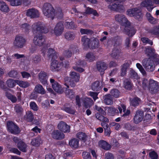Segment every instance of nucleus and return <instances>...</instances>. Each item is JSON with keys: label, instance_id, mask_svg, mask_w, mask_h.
Wrapping results in <instances>:
<instances>
[{"label": "nucleus", "instance_id": "f257e3e1", "mask_svg": "<svg viewBox=\"0 0 159 159\" xmlns=\"http://www.w3.org/2000/svg\"><path fill=\"white\" fill-rule=\"evenodd\" d=\"M32 28L34 34H38L34 36L33 43L35 45L39 46L43 45L41 52L43 54V56L45 57L49 49L48 48L49 45L48 44H43L44 40L43 39L42 35L39 33H47L48 32V30L45 27L44 24L40 22L34 23L32 26Z\"/></svg>", "mask_w": 159, "mask_h": 159}, {"label": "nucleus", "instance_id": "f03ea898", "mask_svg": "<svg viewBox=\"0 0 159 159\" xmlns=\"http://www.w3.org/2000/svg\"><path fill=\"white\" fill-rule=\"evenodd\" d=\"M46 55L49 59H52L51 69L53 71L59 70L62 67H66L68 65L69 62L68 61H62L61 63H59L55 59L57 58V56L55 51L52 48H49L45 56Z\"/></svg>", "mask_w": 159, "mask_h": 159}, {"label": "nucleus", "instance_id": "7ed1b4c3", "mask_svg": "<svg viewBox=\"0 0 159 159\" xmlns=\"http://www.w3.org/2000/svg\"><path fill=\"white\" fill-rule=\"evenodd\" d=\"M70 78L66 77L64 79L65 85L67 87H69V85L74 87L75 85V83L79 81L80 76L79 74L75 72H72L70 74Z\"/></svg>", "mask_w": 159, "mask_h": 159}, {"label": "nucleus", "instance_id": "20e7f679", "mask_svg": "<svg viewBox=\"0 0 159 159\" xmlns=\"http://www.w3.org/2000/svg\"><path fill=\"white\" fill-rule=\"evenodd\" d=\"M76 105L78 107L81 106L82 104L86 108H89L93 103V101L91 98L86 97L80 99L78 96L76 97Z\"/></svg>", "mask_w": 159, "mask_h": 159}, {"label": "nucleus", "instance_id": "39448f33", "mask_svg": "<svg viewBox=\"0 0 159 159\" xmlns=\"http://www.w3.org/2000/svg\"><path fill=\"white\" fill-rule=\"evenodd\" d=\"M43 12L44 16L53 19L55 16L54 9L49 3H45L43 8Z\"/></svg>", "mask_w": 159, "mask_h": 159}, {"label": "nucleus", "instance_id": "423d86ee", "mask_svg": "<svg viewBox=\"0 0 159 159\" xmlns=\"http://www.w3.org/2000/svg\"><path fill=\"white\" fill-rule=\"evenodd\" d=\"M159 4V0H147L143 1L141 3V7H145L149 11H151L155 7L154 4Z\"/></svg>", "mask_w": 159, "mask_h": 159}, {"label": "nucleus", "instance_id": "0eeeda50", "mask_svg": "<svg viewBox=\"0 0 159 159\" xmlns=\"http://www.w3.org/2000/svg\"><path fill=\"white\" fill-rule=\"evenodd\" d=\"M107 2L110 3V4L108 6V8L111 10L116 11H117L120 12L121 10L123 9V6L119 3L118 2H116L114 4L111 3L116 1H122V0H106Z\"/></svg>", "mask_w": 159, "mask_h": 159}, {"label": "nucleus", "instance_id": "6e6552de", "mask_svg": "<svg viewBox=\"0 0 159 159\" xmlns=\"http://www.w3.org/2000/svg\"><path fill=\"white\" fill-rule=\"evenodd\" d=\"M25 40L22 35H18L16 36L14 41L13 46L17 48H21L25 43Z\"/></svg>", "mask_w": 159, "mask_h": 159}, {"label": "nucleus", "instance_id": "1a4fd4ad", "mask_svg": "<svg viewBox=\"0 0 159 159\" xmlns=\"http://www.w3.org/2000/svg\"><path fill=\"white\" fill-rule=\"evenodd\" d=\"M127 14L129 16L134 17L137 19H139L142 16L140 10L138 8L128 10L127 11Z\"/></svg>", "mask_w": 159, "mask_h": 159}, {"label": "nucleus", "instance_id": "9d476101", "mask_svg": "<svg viewBox=\"0 0 159 159\" xmlns=\"http://www.w3.org/2000/svg\"><path fill=\"white\" fill-rule=\"evenodd\" d=\"M7 125L8 130L11 133L17 134L20 132L19 127L12 122L8 121Z\"/></svg>", "mask_w": 159, "mask_h": 159}, {"label": "nucleus", "instance_id": "9b49d317", "mask_svg": "<svg viewBox=\"0 0 159 159\" xmlns=\"http://www.w3.org/2000/svg\"><path fill=\"white\" fill-rule=\"evenodd\" d=\"M143 65L148 71L152 72L154 70L155 67L152 61L150 58L144 59L143 61Z\"/></svg>", "mask_w": 159, "mask_h": 159}, {"label": "nucleus", "instance_id": "f8f14e48", "mask_svg": "<svg viewBox=\"0 0 159 159\" xmlns=\"http://www.w3.org/2000/svg\"><path fill=\"white\" fill-rule=\"evenodd\" d=\"M159 89V85L158 83L156 81L153 80H149V86L148 90H149L152 93L157 92Z\"/></svg>", "mask_w": 159, "mask_h": 159}, {"label": "nucleus", "instance_id": "ddd939ff", "mask_svg": "<svg viewBox=\"0 0 159 159\" xmlns=\"http://www.w3.org/2000/svg\"><path fill=\"white\" fill-rule=\"evenodd\" d=\"M144 117V113L141 110H138L134 116L133 122L135 124H138L141 122Z\"/></svg>", "mask_w": 159, "mask_h": 159}, {"label": "nucleus", "instance_id": "4468645a", "mask_svg": "<svg viewBox=\"0 0 159 159\" xmlns=\"http://www.w3.org/2000/svg\"><path fill=\"white\" fill-rule=\"evenodd\" d=\"M116 20L123 26H126V25H129V22L127 20L125 16L122 14H118L115 16Z\"/></svg>", "mask_w": 159, "mask_h": 159}, {"label": "nucleus", "instance_id": "2eb2a0df", "mask_svg": "<svg viewBox=\"0 0 159 159\" xmlns=\"http://www.w3.org/2000/svg\"><path fill=\"white\" fill-rule=\"evenodd\" d=\"M50 82L52 84L53 89L55 91L60 93L63 92V89L62 88L61 85L57 82L55 81L53 79H50Z\"/></svg>", "mask_w": 159, "mask_h": 159}, {"label": "nucleus", "instance_id": "dca6fc26", "mask_svg": "<svg viewBox=\"0 0 159 159\" xmlns=\"http://www.w3.org/2000/svg\"><path fill=\"white\" fill-rule=\"evenodd\" d=\"M146 53L150 57H154V56L157 57L156 59L154 58V60L158 63L159 62V56L155 54V50L153 48L151 47H147L146 48Z\"/></svg>", "mask_w": 159, "mask_h": 159}, {"label": "nucleus", "instance_id": "f3484780", "mask_svg": "<svg viewBox=\"0 0 159 159\" xmlns=\"http://www.w3.org/2000/svg\"><path fill=\"white\" fill-rule=\"evenodd\" d=\"M57 128L59 130L64 133L70 131V126L63 121H61L59 123Z\"/></svg>", "mask_w": 159, "mask_h": 159}, {"label": "nucleus", "instance_id": "a211bd4d", "mask_svg": "<svg viewBox=\"0 0 159 159\" xmlns=\"http://www.w3.org/2000/svg\"><path fill=\"white\" fill-rule=\"evenodd\" d=\"M64 26L63 22H59L56 25L54 30V33L57 36L61 35L63 31Z\"/></svg>", "mask_w": 159, "mask_h": 159}, {"label": "nucleus", "instance_id": "6ab92c4d", "mask_svg": "<svg viewBox=\"0 0 159 159\" xmlns=\"http://www.w3.org/2000/svg\"><path fill=\"white\" fill-rule=\"evenodd\" d=\"M26 15L31 18H34L39 16V13L38 10L32 8L27 11Z\"/></svg>", "mask_w": 159, "mask_h": 159}, {"label": "nucleus", "instance_id": "aec40b11", "mask_svg": "<svg viewBox=\"0 0 159 159\" xmlns=\"http://www.w3.org/2000/svg\"><path fill=\"white\" fill-rule=\"evenodd\" d=\"M51 135L53 139H63L65 136L64 134L63 133L60 132L57 130H54L52 132Z\"/></svg>", "mask_w": 159, "mask_h": 159}, {"label": "nucleus", "instance_id": "412c9836", "mask_svg": "<svg viewBox=\"0 0 159 159\" xmlns=\"http://www.w3.org/2000/svg\"><path fill=\"white\" fill-rule=\"evenodd\" d=\"M98 144L99 147L106 150H108L111 148V145L106 141L103 140L99 141Z\"/></svg>", "mask_w": 159, "mask_h": 159}, {"label": "nucleus", "instance_id": "4be33fe9", "mask_svg": "<svg viewBox=\"0 0 159 159\" xmlns=\"http://www.w3.org/2000/svg\"><path fill=\"white\" fill-rule=\"evenodd\" d=\"M47 74L44 71H41L39 74V77L41 83L44 85H47Z\"/></svg>", "mask_w": 159, "mask_h": 159}, {"label": "nucleus", "instance_id": "5701e85b", "mask_svg": "<svg viewBox=\"0 0 159 159\" xmlns=\"http://www.w3.org/2000/svg\"><path fill=\"white\" fill-rule=\"evenodd\" d=\"M130 23L129 25H126L125 27V30L126 34L129 37H132L135 33L136 31L133 28L129 27L130 26Z\"/></svg>", "mask_w": 159, "mask_h": 159}, {"label": "nucleus", "instance_id": "b1692460", "mask_svg": "<svg viewBox=\"0 0 159 159\" xmlns=\"http://www.w3.org/2000/svg\"><path fill=\"white\" fill-rule=\"evenodd\" d=\"M130 74L132 78L135 79V81L136 83V85L139 87L141 84L140 80L137 74L132 69L130 70Z\"/></svg>", "mask_w": 159, "mask_h": 159}, {"label": "nucleus", "instance_id": "393cba45", "mask_svg": "<svg viewBox=\"0 0 159 159\" xmlns=\"http://www.w3.org/2000/svg\"><path fill=\"white\" fill-rule=\"evenodd\" d=\"M34 119V116L30 111L28 110L26 112V115L24 116V119L28 122H32Z\"/></svg>", "mask_w": 159, "mask_h": 159}, {"label": "nucleus", "instance_id": "a878e982", "mask_svg": "<svg viewBox=\"0 0 159 159\" xmlns=\"http://www.w3.org/2000/svg\"><path fill=\"white\" fill-rule=\"evenodd\" d=\"M97 67L98 70L100 72H103L107 68L106 64L103 62H98L97 64Z\"/></svg>", "mask_w": 159, "mask_h": 159}, {"label": "nucleus", "instance_id": "bb28decb", "mask_svg": "<svg viewBox=\"0 0 159 159\" xmlns=\"http://www.w3.org/2000/svg\"><path fill=\"white\" fill-rule=\"evenodd\" d=\"M17 146L19 149L22 152H26L27 151V146L22 141L18 142Z\"/></svg>", "mask_w": 159, "mask_h": 159}, {"label": "nucleus", "instance_id": "cd10ccee", "mask_svg": "<svg viewBox=\"0 0 159 159\" xmlns=\"http://www.w3.org/2000/svg\"><path fill=\"white\" fill-rule=\"evenodd\" d=\"M99 41L96 38H94L91 40L90 42V46L89 48H91L93 49L98 47L99 46Z\"/></svg>", "mask_w": 159, "mask_h": 159}, {"label": "nucleus", "instance_id": "c85d7f7f", "mask_svg": "<svg viewBox=\"0 0 159 159\" xmlns=\"http://www.w3.org/2000/svg\"><path fill=\"white\" fill-rule=\"evenodd\" d=\"M70 146L73 148H77L79 146V140L76 139H73L69 142Z\"/></svg>", "mask_w": 159, "mask_h": 159}, {"label": "nucleus", "instance_id": "c756f323", "mask_svg": "<svg viewBox=\"0 0 159 159\" xmlns=\"http://www.w3.org/2000/svg\"><path fill=\"white\" fill-rule=\"evenodd\" d=\"M104 102L107 105H111L113 103L112 98L110 94L106 95L104 97Z\"/></svg>", "mask_w": 159, "mask_h": 159}, {"label": "nucleus", "instance_id": "7c9ffc66", "mask_svg": "<svg viewBox=\"0 0 159 159\" xmlns=\"http://www.w3.org/2000/svg\"><path fill=\"white\" fill-rule=\"evenodd\" d=\"M0 10L5 12H8L9 11L8 6L2 1H0Z\"/></svg>", "mask_w": 159, "mask_h": 159}, {"label": "nucleus", "instance_id": "2f4dec72", "mask_svg": "<svg viewBox=\"0 0 159 159\" xmlns=\"http://www.w3.org/2000/svg\"><path fill=\"white\" fill-rule=\"evenodd\" d=\"M81 41L84 48L89 47L90 46V41L86 36H83L81 39Z\"/></svg>", "mask_w": 159, "mask_h": 159}, {"label": "nucleus", "instance_id": "473e14b6", "mask_svg": "<svg viewBox=\"0 0 159 159\" xmlns=\"http://www.w3.org/2000/svg\"><path fill=\"white\" fill-rule=\"evenodd\" d=\"M17 80H14L11 79H8L6 82V84L7 86L9 88H13L17 84Z\"/></svg>", "mask_w": 159, "mask_h": 159}, {"label": "nucleus", "instance_id": "72a5a7b5", "mask_svg": "<svg viewBox=\"0 0 159 159\" xmlns=\"http://www.w3.org/2000/svg\"><path fill=\"white\" fill-rule=\"evenodd\" d=\"M96 118L99 120L105 122H108V119L105 117H104L99 112H97L95 114Z\"/></svg>", "mask_w": 159, "mask_h": 159}, {"label": "nucleus", "instance_id": "f704fd0d", "mask_svg": "<svg viewBox=\"0 0 159 159\" xmlns=\"http://www.w3.org/2000/svg\"><path fill=\"white\" fill-rule=\"evenodd\" d=\"M42 141L40 137L33 139L31 141V143L33 146H38L41 143Z\"/></svg>", "mask_w": 159, "mask_h": 159}, {"label": "nucleus", "instance_id": "c9c22d12", "mask_svg": "<svg viewBox=\"0 0 159 159\" xmlns=\"http://www.w3.org/2000/svg\"><path fill=\"white\" fill-rule=\"evenodd\" d=\"M34 90L36 93L41 94H44L45 93V90L43 86L40 84L37 85L35 88Z\"/></svg>", "mask_w": 159, "mask_h": 159}, {"label": "nucleus", "instance_id": "e433bc0d", "mask_svg": "<svg viewBox=\"0 0 159 159\" xmlns=\"http://www.w3.org/2000/svg\"><path fill=\"white\" fill-rule=\"evenodd\" d=\"M72 55L71 52L69 50H66L63 53V56L64 57L63 58L62 57H60V60L61 61H63V60H65L66 59L70 57Z\"/></svg>", "mask_w": 159, "mask_h": 159}, {"label": "nucleus", "instance_id": "4c0bfd02", "mask_svg": "<svg viewBox=\"0 0 159 159\" xmlns=\"http://www.w3.org/2000/svg\"><path fill=\"white\" fill-rule=\"evenodd\" d=\"M110 93L111 96H112L115 98H119L120 95V92L116 89H112L110 91Z\"/></svg>", "mask_w": 159, "mask_h": 159}, {"label": "nucleus", "instance_id": "58836bf2", "mask_svg": "<svg viewBox=\"0 0 159 159\" xmlns=\"http://www.w3.org/2000/svg\"><path fill=\"white\" fill-rule=\"evenodd\" d=\"M16 82L17 84L22 88H27L30 85V83L27 81L17 80Z\"/></svg>", "mask_w": 159, "mask_h": 159}, {"label": "nucleus", "instance_id": "ea45409f", "mask_svg": "<svg viewBox=\"0 0 159 159\" xmlns=\"http://www.w3.org/2000/svg\"><path fill=\"white\" fill-rule=\"evenodd\" d=\"M28 0H23L24 2H26ZM22 2L21 0H12L10 2L12 6H18L20 5Z\"/></svg>", "mask_w": 159, "mask_h": 159}, {"label": "nucleus", "instance_id": "a19ab883", "mask_svg": "<svg viewBox=\"0 0 159 159\" xmlns=\"http://www.w3.org/2000/svg\"><path fill=\"white\" fill-rule=\"evenodd\" d=\"M129 64L127 63H125L121 66V75L122 76H124L126 74V70L127 68L129 67Z\"/></svg>", "mask_w": 159, "mask_h": 159}, {"label": "nucleus", "instance_id": "79ce46f5", "mask_svg": "<svg viewBox=\"0 0 159 159\" xmlns=\"http://www.w3.org/2000/svg\"><path fill=\"white\" fill-rule=\"evenodd\" d=\"M100 82L98 81H96L94 82L92 84L91 88L93 90L98 91L101 89L99 86Z\"/></svg>", "mask_w": 159, "mask_h": 159}, {"label": "nucleus", "instance_id": "37998d69", "mask_svg": "<svg viewBox=\"0 0 159 159\" xmlns=\"http://www.w3.org/2000/svg\"><path fill=\"white\" fill-rule=\"evenodd\" d=\"M140 102V99L136 97L131 101L130 105L136 107L137 106Z\"/></svg>", "mask_w": 159, "mask_h": 159}, {"label": "nucleus", "instance_id": "c03bdc74", "mask_svg": "<svg viewBox=\"0 0 159 159\" xmlns=\"http://www.w3.org/2000/svg\"><path fill=\"white\" fill-rule=\"evenodd\" d=\"M123 86L126 89L129 90L132 87V84L129 80H126L124 82Z\"/></svg>", "mask_w": 159, "mask_h": 159}, {"label": "nucleus", "instance_id": "a18cd8bd", "mask_svg": "<svg viewBox=\"0 0 159 159\" xmlns=\"http://www.w3.org/2000/svg\"><path fill=\"white\" fill-rule=\"evenodd\" d=\"M142 83V87L143 89L145 90H148L149 86V81H148L147 79L144 78L143 80Z\"/></svg>", "mask_w": 159, "mask_h": 159}, {"label": "nucleus", "instance_id": "49530a36", "mask_svg": "<svg viewBox=\"0 0 159 159\" xmlns=\"http://www.w3.org/2000/svg\"><path fill=\"white\" fill-rule=\"evenodd\" d=\"M146 17L149 21L152 24H154L156 22V19L154 18L149 13H147Z\"/></svg>", "mask_w": 159, "mask_h": 159}, {"label": "nucleus", "instance_id": "de8ad7c7", "mask_svg": "<svg viewBox=\"0 0 159 159\" xmlns=\"http://www.w3.org/2000/svg\"><path fill=\"white\" fill-rule=\"evenodd\" d=\"M77 137L80 140L85 141L86 140V136L85 134L82 132H79L77 134Z\"/></svg>", "mask_w": 159, "mask_h": 159}, {"label": "nucleus", "instance_id": "09e8293b", "mask_svg": "<svg viewBox=\"0 0 159 159\" xmlns=\"http://www.w3.org/2000/svg\"><path fill=\"white\" fill-rule=\"evenodd\" d=\"M65 37L68 40H72L74 39L75 35L73 33L68 32L65 34Z\"/></svg>", "mask_w": 159, "mask_h": 159}, {"label": "nucleus", "instance_id": "8fccbe9b", "mask_svg": "<svg viewBox=\"0 0 159 159\" xmlns=\"http://www.w3.org/2000/svg\"><path fill=\"white\" fill-rule=\"evenodd\" d=\"M6 97L10 100L12 102H16L17 99L16 97L8 93H6Z\"/></svg>", "mask_w": 159, "mask_h": 159}, {"label": "nucleus", "instance_id": "3c124183", "mask_svg": "<svg viewBox=\"0 0 159 159\" xmlns=\"http://www.w3.org/2000/svg\"><path fill=\"white\" fill-rule=\"evenodd\" d=\"M65 25L67 28L69 29H74L76 27V26L74 25L73 22L72 21L70 22H66L65 23Z\"/></svg>", "mask_w": 159, "mask_h": 159}, {"label": "nucleus", "instance_id": "603ef678", "mask_svg": "<svg viewBox=\"0 0 159 159\" xmlns=\"http://www.w3.org/2000/svg\"><path fill=\"white\" fill-rule=\"evenodd\" d=\"M65 94L66 96L70 98H72L74 96V93L71 90L67 89L66 90Z\"/></svg>", "mask_w": 159, "mask_h": 159}, {"label": "nucleus", "instance_id": "864d4df0", "mask_svg": "<svg viewBox=\"0 0 159 159\" xmlns=\"http://www.w3.org/2000/svg\"><path fill=\"white\" fill-rule=\"evenodd\" d=\"M104 129L105 135L108 137L110 136L111 132L109 125L107 124L106 125L105 127H104Z\"/></svg>", "mask_w": 159, "mask_h": 159}, {"label": "nucleus", "instance_id": "5fc2aeb1", "mask_svg": "<svg viewBox=\"0 0 159 159\" xmlns=\"http://www.w3.org/2000/svg\"><path fill=\"white\" fill-rule=\"evenodd\" d=\"M137 68L139 69L141 73L143 75H145L146 74V72L144 69L143 68L142 66L139 63H137L136 64Z\"/></svg>", "mask_w": 159, "mask_h": 159}, {"label": "nucleus", "instance_id": "6e6d98bb", "mask_svg": "<svg viewBox=\"0 0 159 159\" xmlns=\"http://www.w3.org/2000/svg\"><path fill=\"white\" fill-rule=\"evenodd\" d=\"M120 113L122 116H126L129 115L130 113L129 110H119Z\"/></svg>", "mask_w": 159, "mask_h": 159}, {"label": "nucleus", "instance_id": "4d7b16f0", "mask_svg": "<svg viewBox=\"0 0 159 159\" xmlns=\"http://www.w3.org/2000/svg\"><path fill=\"white\" fill-rule=\"evenodd\" d=\"M151 33L153 34L159 36V25L154 27L151 31Z\"/></svg>", "mask_w": 159, "mask_h": 159}, {"label": "nucleus", "instance_id": "13d9d810", "mask_svg": "<svg viewBox=\"0 0 159 159\" xmlns=\"http://www.w3.org/2000/svg\"><path fill=\"white\" fill-rule=\"evenodd\" d=\"M141 40L143 43L145 44H148L152 45L153 42L152 41L149 39L148 38L143 37L141 38Z\"/></svg>", "mask_w": 159, "mask_h": 159}, {"label": "nucleus", "instance_id": "bf43d9fd", "mask_svg": "<svg viewBox=\"0 0 159 159\" xmlns=\"http://www.w3.org/2000/svg\"><path fill=\"white\" fill-rule=\"evenodd\" d=\"M95 57L92 53H89L86 56L87 60L89 61H93L95 59Z\"/></svg>", "mask_w": 159, "mask_h": 159}, {"label": "nucleus", "instance_id": "052dcab7", "mask_svg": "<svg viewBox=\"0 0 159 159\" xmlns=\"http://www.w3.org/2000/svg\"><path fill=\"white\" fill-rule=\"evenodd\" d=\"M86 12L88 14H93L94 16H96L97 14V12L95 10H93L92 8L89 7L87 8Z\"/></svg>", "mask_w": 159, "mask_h": 159}, {"label": "nucleus", "instance_id": "680f3d73", "mask_svg": "<svg viewBox=\"0 0 159 159\" xmlns=\"http://www.w3.org/2000/svg\"><path fill=\"white\" fill-rule=\"evenodd\" d=\"M82 156L84 159H91L89 152H84L82 153Z\"/></svg>", "mask_w": 159, "mask_h": 159}, {"label": "nucleus", "instance_id": "e2e57ef3", "mask_svg": "<svg viewBox=\"0 0 159 159\" xmlns=\"http://www.w3.org/2000/svg\"><path fill=\"white\" fill-rule=\"evenodd\" d=\"M104 159H115V157L112 153L107 152L105 154Z\"/></svg>", "mask_w": 159, "mask_h": 159}, {"label": "nucleus", "instance_id": "0e129e2a", "mask_svg": "<svg viewBox=\"0 0 159 159\" xmlns=\"http://www.w3.org/2000/svg\"><path fill=\"white\" fill-rule=\"evenodd\" d=\"M41 61V57L39 55L34 56L33 57V61L35 63H39Z\"/></svg>", "mask_w": 159, "mask_h": 159}, {"label": "nucleus", "instance_id": "69168bd1", "mask_svg": "<svg viewBox=\"0 0 159 159\" xmlns=\"http://www.w3.org/2000/svg\"><path fill=\"white\" fill-rule=\"evenodd\" d=\"M98 94L97 92H90L89 93V95L93 98L94 101L98 98L97 97Z\"/></svg>", "mask_w": 159, "mask_h": 159}, {"label": "nucleus", "instance_id": "338daca9", "mask_svg": "<svg viewBox=\"0 0 159 159\" xmlns=\"http://www.w3.org/2000/svg\"><path fill=\"white\" fill-rule=\"evenodd\" d=\"M21 27L22 30L24 31H27L29 29L30 26L27 24L25 23L22 24Z\"/></svg>", "mask_w": 159, "mask_h": 159}, {"label": "nucleus", "instance_id": "774afa93", "mask_svg": "<svg viewBox=\"0 0 159 159\" xmlns=\"http://www.w3.org/2000/svg\"><path fill=\"white\" fill-rule=\"evenodd\" d=\"M149 156L151 159H157L158 155L154 151H152L149 153Z\"/></svg>", "mask_w": 159, "mask_h": 159}]
</instances>
